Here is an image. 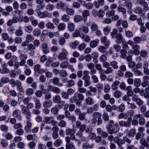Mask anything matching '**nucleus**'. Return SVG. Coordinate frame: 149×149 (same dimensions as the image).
I'll list each match as a JSON object with an SVG mask.
<instances>
[{"instance_id": "6", "label": "nucleus", "mask_w": 149, "mask_h": 149, "mask_svg": "<svg viewBox=\"0 0 149 149\" xmlns=\"http://www.w3.org/2000/svg\"><path fill=\"white\" fill-rule=\"evenodd\" d=\"M44 119L47 124L51 123L53 126H55L57 124V122L54 120V117L52 116H46Z\"/></svg>"}, {"instance_id": "61", "label": "nucleus", "mask_w": 149, "mask_h": 149, "mask_svg": "<svg viewBox=\"0 0 149 149\" xmlns=\"http://www.w3.org/2000/svg\"><path fill=\"white\" fill-rule=\"evenodd\" d=\"M103 119L105 121H107L109 120V116L107 113L104 112L102 116Z\"/></svg>"}, {"instance_id": "46", "label": "nucleus", "mask_w": 149, "mask_h": 149, "mask_svg": "<svg viewBox=\"0 0 149 149\" xmlns=\"http://www.w3.org/2000/svg\"><path fill=\"white\" fill-rule=\"evenodd\" d=\"M62 141L61 139H57L54 142V145L55 146L58 147L61 146L62 143Z\"/></svg>"}, {"instance_id": "56", "label": "nucleus", "mask_w": 149, "mask_h": 149, "mask_svg": "<svg viewBox=\"0 0 149 149\" xmlns=\"http://www.w3.org/2000/svg\"><path fill=\"white\" fill-rule=\"evenodd\" d=\"M99 59L101 62L103 63L107 60V58L106 55L102 54L100 56Z\"/></svg>"}, {"instance_id": "24", "label": "nucleus", "mask_w": 149, "mask_h": 149, "mask_svg": "<svg viewBox=\"0 0 149 149\" xmlns=\"http://www.w3.org/2000/svg\"><path fill=\"white\" fill-rule=\"evenodd\" d=\"M99 41L100 40L98 39H96L95 40L91 41L90 42V47L92 48L96 47Z\"/></svg>"}, {"instance_id": "30", "label": "nucleus", "mask_w": 149, "mask_h": 149, "mask_svg": "<svg viewBox=\"0 0 149 149\" xmlns=\"http://www.w3.org/2000/svg\"><path fill=\"white\" fill-rule=\"evenodd\" d=\"M21 112L23 114H25L29 111V109L23 105L21 106Z\"/></svg>"}, {"instance_id": "19", "label": "nucleus", "mask_w": 149, "mask_h": 149, "mask_svg": "<svg viewBox=\"0 0 149 149\" xmlns=\"http://www.w3.org/2000/svg\"><path fill=\"white\" fill-rule=\"evenodd\" d=\"M18 28V29L15 31V34L16 36L19 37L23 35V31L22 27L21 26H19Z\"/></svg>"}, {"instance_id": "49", "label": "nucleus", "mask_w": 149, "mask_h": 149, "mask_svg": "<svg viewBox=\"0 0 149 149\" xmlns=\"http://www.w3.org/2000/svg\"><path fill=\"white\" fill-rule=\"evenodd\" d=\"M127 107L130 109H135L137 108L136 105L134 103L127 102Z\"/></svg>"}, {"instance_id": "52", "label": "nucleus", "mask_w": 149, "mask_h": 149, "mask_svg": "<svg viewBox=\"0 0 149 149\" xmlns=\"http://www.w3.org/2000/svg\"><path fill=\"white\" fill-rule=\"evenodd\" d=\"M45 6V4H41L40 5H38L37 7V8L36 9L35 11L37 13H38L40 12V10L43 9Z\"/></svg>"}, {"instance_id": "41", "label": "nucleus", "mask_w": 149, "mask_h": 149, "mask_svg": "<svg viewBox=\"0 0 149 149\" xmlns=\"http://www.w3.org/2000/svg\"><path fill=\"white\" fill-rule=\"evenodd\" d=\"M124 6L127 9H130L131 8L132 6V3L129 2L128 1H125Z\"/></svg>"}, {"instance_id": "26", "label": "nucleus", "mask_w": 149, "mask_h": 149, "mask_svg": "<svg viewBox=\"0 0 149 149\" xmlns=\"http://www.w3.org/2000/svg\"><path fill=\"white\" fill-rule=\"evenodd\" d=\"M83 77H82V79L83 80L90 79V77L88 75L89 72L88 71L86 70H84L83 71Z\"/></svg>"}, {"instance_id": "37", "label": "nucleus", "mask_w": 149, "mask_h": 149, "mask_svg": "<svg viewBox=\"0 0 149 149\" xmlns=\"http://www.w3.org/2000/svg\"><path fill=\"white\" fill-rule=\"evenodd\" d=\"M115 13V11L114 10H112L107 12L106 15L107 17H111V16H113Z\"/></svg>"}, {"instance_id": "28", "label": "nucleus", "mask_w": 149, "mask_h": 149, "mask_svg": "<svg viewBox=\"0 0 149 149\" xmlns=\"http://www.w3.org/2000/svg\"><path fill=\"white\" fill-rule=\"evenodd\" d=\"M68 29L69 31L72 32L75 29V25L73 23L69 22L68 26Z\"/></svg>"}, {"instance_id": "63", "label": "nucleus", "mask_w": 149, "mask_h": 149, "mask_svg": "<svg viewBox=\"0 0 149 149\" xmlns=\"http://www.w3.org/2000/svg\"><path fill=\"white\" fill-rule=\"evenodd\" d=\"M81 38L87 42H89L91 40L90 37L88 36L85 34L82 36Z\"/></svg>"}, {"instance_id": "54", "label": "nucleus", "mask_w": 149, "mask_h": 149, "mask_svg": "<svg viewBox=\"0 0 149 149\" xmlns=\"http://www.w3.org/2000/svg\"><path fill=\"white\" fill-rule=\"evenodd\" d=\"M1 146L4 148L6 147L8 145V142L5 139H2L1 141Z\"/></svg>"}, {"instance_id": "17", "label": "nucleus", "mask_w": 149, "mask_h": 149, "mask_svg": "<svg viewBox=\"0 0 149 149\" xmlns=\"http://www.w3.org/2000/svg\"><path fill=\"white\" fill-rule=\"evenodd\" d=\"M37 13L38 17L42 18L47 17L49 14L47 11H44L43 12H40Z\"/></svg>"}, {"instance_id": "39", "label": "nucleus", "mask_w": 149, "mask_h": 149, "mask_svg": "<svg viewBox=\"0 0 149 149\" xmlns=\"http://www.w3.org/2000/svg\"><path fill=\"white\" fill-rule=\"evenodd\" d=\"M120 52L121 54L120 56V57L123 58H125L127 56L126 51L125 49H122L120 50Z\"/></svg>"}, {"instance_id": "40", "label": "nucleus", "mask_w": 149, "mask_h": 149, "mask_svg": "<svg viewBox=\"0 0 149 149\" xmlns=\"http://www.w3.org/2000/svg\"><path fill=\"white\" fill-rule=\"evenodd\" d=\"M66 27V25L64 23H60L57 26L58 29L60 31L64 30Z\"/></svg>"}, {"instance_id": "18", "label": "nucleus", "mask_w": 149, "mask_h": 149, "mask_svg": "<svg viewBox=\"0 0 149 149\" xmlns=\"http://www.w3.org/2000/svg\"><path fill=\"white\" fill-rule=\"evenodd\" d=\"M17 57L15 55H13L12 56V58L11 59V60L9 61L7 64V65H8L12 67L13 66V62L14 61H17Z\"/></svg>"}, {"instance_id": "43", "label": "nucleus", "mask_w": 149, "mask_h": 149, "mask_svg": "<svg viewBox=\"0 0 149 149\" xmlns=\"http://www.w3.org/2000/svg\"><path fill=\"white\" fill-rule=\"evenodd\" d=\"M66 149H72L74 147V145L73 143L70 142L69 143H66Z\"/></svg>"}, {"instance_id": "16", "label": "nucleus", "mask_w": 149, "mask_h": 149, "mask_svg": "<svg viewBox=\"0 0 149 149\" xmlns=\"http://www.w3.org/2000/svg\"><path fill=\"white\" fill-rule=\"evenodd\" d=\"M115 143L118 146V148L119 149H122L123 148L122 145L124 144L123 139H122L117 138V140H116Z\"/></svg>"}, {"instance_id": "23", "label": "nucleus", "mask_w": 149, "mask_h": 149, "mask_svg": "<svg viewBox=\"0 0 149 149\" xmlns=\"http://www.w3.org/2000/svg\"><path fill=\"white\" fill-rule=\"evenodd\" d=\"M17 17L18 16H17L16 15L14 14V16L13 17L12 20L13 23H17L18 22H21V21H22L21 18V15L18 16V18Z\"/></svg>"}, {"instance_id": "15", "label": "nucleus", "mask_w": 149, "mask_h": 149, "mask_svg": "<svg viewBox=\"0 0 149 149\" xmlns=\"http://www.w3.org/2000/svg\"><path fill=\"white\" fill-rule=\"evenodd\" d=\"M42 50L43 53L45 54H47L49 52V48L48 46L46 43H44L42 45Z\"/></svg>"}, {"instance_id": "48", "label": "nucleus", "mask_w": 149, "mask_h": 149, "mask_svg": "<svg viewBox=\"0 0 149 149\" xmlns=\"http://www.w3.org/2000/svg\"><path fill=\"white\" fill-rule=\"evenodd\" d=\"M21 17L22 21L21 22H24L25 23H27L29 22V19L27 16H25L24 17L23 16L21 15Z\"/></svg>"}, {"instance_id": "32", "label": "nucleus", "mask_w": 149, "mask_h": 149, "mask_svg": "<svg viewBox=\"0 0 149 149\" xmlns=\"http://www.w3.org/2000/svg\"><path fill=\"white\" fill-rule=\"evenodd\" d=\"M79 44V42L78 41L75 40L73 42L70 43V45L72 48L75 49L77 48Z\"/></svg>"}, {"instance_id": "3", "label": "nucleus", "mask_w": 149, "mask_h": 149, "mask_svg": "<svg viewBox=\"0 0 149 149\" xmlns=\"http://www.w3.org/2000/svg\"><path fill=\"white\" fill-rule=\"evenodd\" d=\"M132 120V118L131 117H129L127 118V121L120 120L119 122V124L121 127H129L131 126V123Z\"/></svg>"}, {"instance_id": "62", "label": "nucleus", "mask_w": 149, "mask_h": 149, "mask_svg": "<svg viewBox=\"0 0 149 149\" xmlns=\"http://www.w3.org/2000/svg\"><path fill=\"white\" fill-rule=\"evenodd\" d=\"M35 108L36 109H40L41 107V104L40 101L38 100H36L35 102Z\"/></svg>"}, {"instance_id": "20", "label": "nucleus", "mask_w": 149, "mask_h": 149, "mask_svg": "<svg viewBox=\"0 0 149 149\" xmlns=\"http://www.w3.org/2000/svg\"><path fill=\"white\" fill-rule=\"evenodd\" d=\"M86 103L89 105H91L94 103L93 99V98L88 96L85 100Z\"/></svg>"}, {"instance_id": "59", "label": "nucleus", "mask_w": 149, "mask_h": 149, "mask_svg": "<svg viewBox=\"0 0 149 149\" xmlns=\"http://www.w3.org/2000/svg\"><path fill=\"white\" fill-rule=\"evenodd\" d=\"M54 6L50 4L47 5L46 6V9L49 11H52L54 9Z\"/></svg>"}, {"instance_id": "13", "label": "nucleus", "mask_w": 149, "mask_h": 149, "mask_svg": "<svg viewBox=\"0 0 149 149\" xmlns=\"http://www.w3.org/2000/svg\"><path fill=\"white\" fill-rule=\"evenodd\" d=\"M118 11L119 13H122L123 15V17L125 18L126 17L125 14L126 13V9L124 7L120 6H118L117 8Z\"/></svg>"}, {"instance_id": "51", "label": "nucleus", "mask_w": 149, "mask_h": 149, "mask_svg": "<svg viewBox=\"0 0 149 149\" xmlns=\"http://www.w3.org/2000/svg\"><path fill=\"white\" fill-rule=\"evenodd\" d=\"M74 84V81L72 79H70L69 81L68 80L66 85L67 87H70L73 86Z\"/></svg>"}, {"instance_id": "55", "label": "nucleus", "mask_w": 149, "mask_h": 149, "mask_svg": "<svg viewBox=\"0 0 149 149\" xmlns=\"http://www.w3.org/2000/svg\"><path fill=\"white\" fill-rule=\"evenodd\" d=\"M46 26L47 28L51 29H53L55 28V26L53 24L50 22L47 23L46 24Z\"/></svg>"}, {"instance_id": "36", "label": "nucleus", "mask_w": 149, "mask_h": 149, "mask_svg": "<svg viewBox=\"0 0 149 149\" xmlns=\"http://www.w3.org/2000/svg\"><path fill=\"white\" fill-rule=\"evenodd\" d=\"M77 93H75L73 96L72 97L70 100V102L71 103H73L77 101L78 99L77 98Z\"/></svg>"}, {"instance_id": "9", "label": "nucleus", "mask_w": 149, "mask_h": 149, "mask_svg": "<svg viewBox=\"0 0 149 149\" xmlns=\"http://www.w3.org/2000/svg\"><path fill=\"white\" fill-rule=\"evenodd\" d=\"M21 112L18 109H16L13 112L12 115L14 117L16 118L17 119L21 121L22 119V117L21 115Z\"/></svg>"}, {"instance_id": "2", "label": "nucleus", "mask_w": 149, "mask_h": 149, "mask_svg": "<svg viewBox=\"0 0 149 149\" xmlns=\"http://www.w3.org/2000/svg\"><path fill=\"white\" fill-rule=\"evenodd\" d=\"M68 55L69 53L67 50L65 48H63L61 49V52L58 56V58L60 60H63L66 58V56Z\"/></svg>"}, {"instance_id": "22", "label": "nucleus", "mask_w": 149, "mask_h": 149, "mask_svg": "<svg viewBox=\"0 0 149 149\" xmlns=\"http://www.w3.org/2000/svg\"><path fill=\"white\" fill-rule=\"evenodd\" d=\"M52 101L49 100L44 102L43 104V106L45 108H50L52 106Z\"/></svg>"}, {"instance_id": "38", "label": "nucleus", "mask_w": 149, "mask_h": 149, "mask_svg": "<svg viewBox=\"0 0 149 149\" xmlns=\"http://www.w3.org/2000/svg\"><path fill=\"white\" fill-rule=\"evenodd\" d=\"M33 90L31 88H27L25 91V93L27 95L30 96L33 95Z\"/></svg>"}, {"instance_id": "29", "label": "nucleus", "mask_w": 149, "mask_h": 149, "mask_svg": "<svg viewBox=\"0 0 149 149\" xmlns=\"http://www.w3.org/2000/svg\"><path fill=\"white\" fill-rule=\"evenodd\" d=\"M113 133H116L119 131V128L118 124L115 123L112 127Z\"/></svg>"}, {"instance_id": "12", "label": "nucleus", "mask_w": 149, "mask_h": 149, "mask_svg": "<svg viewBox=\"0 0 149 149\" xmlns=\"http://www.w3.org/2000/svg\"><path fill=\"white\" fill-rule=\"evenodd\" d=\"M104 3V0H97V1H95L93 3L94 5L97 8H99L100 6L103 5Z\"/></svg>"}, {"instance_id": "47", "label": "nucleus", "mask_w": 149, "mask_h": 149, "mask_svg": "<svg viewBox=\"0 0 149 149\" xmlns=\"http://www.w3.org/2000/svg\"><path fill=\"white\" fill-rule=\"evenodd\" d=\"M41 31L38 29H36L33 31V34L36 37L39 36L40 34Z\"/></svg>"}, {"instance_id": "58", "label": "nucleus", "mask_w": 149, "mask_h": 149, "mask_svg": "<svg viewBox=\"0 0 149 149\" xmlns=\"http://www.w3.org/2000/svg\"><path fill=\"white\" fill-rule=\"evenodd\" d=\"M60 75L62 77H65L67 76L68 73L64 70H62L60 71Z\"/></svg>"}, {"instance_id": "31", "label": "nucleus", "mask_w": 149, "mask_h": 149, "mask_svg": "<svg viewBox=\"0 0 149 149\" xmlns=\"http://www.w3.org/2000/svg\"><path fill=\"white\" fill-rule=\"evenodd\" d=\"M24 29L25 31L29 33H31L33 30V28L32 26L28 25L24 27Z\"/></svg>"}, {"instance_id": "10", "label": "nucleus", "mask_w": 149, "mask_h": 149, "mask_svg": "<svg viewBox=\"0 0 149 149\" xmlns=\"http://www.w3.org/2000/svg\"><path fill=\"white\" fill-rule=\"evenodd\" d=\"M31 121H26V125L24 127V130L26 133H30L31 132L32 124Z\"/></svg>"}, {"instance_id": "21", "label": "nucleus", "mask_w": 149, "mask_h": 149, "mask_svg": "<svg viewBox=\"0 0 149 149\" xmlns=\"http://www.w3.org/2000/svg\"><path fill=\"white\" fill-rule=\"evenodd\" d=\"M76 131L74 129H71L69 127H67L65 130V132L66 135H69L73 133L75 134Z\"/></svg>"}, {"instance_id": "1", "label": "nucleus", "mask_w": 149, "mask_h": 149, "mask_svg": "<svg viewBox=\"0 0 149 149\" xmlns=\"http://www.w3.org/2000/svg\"><path fill=\"white\" fill-rule=\"evenodd\" d=\"M111 36L112 38H116V40L117 44H120L123 41V36L120 33L117 34V30L116 29H114L111 33Z\"/></svg>"}, {"instance_id": "53", "label": "nucleus", "mask_w": 149, "mask_h": 149, "mask_svg": "<svg viewBox=\"0 0 149 149\" xmlns=\"http://www.w3.org/2000/svg\"><path fill=\"white\" fill-rule=\"evenodd\" d=\"M122 43V45L123 46V47L124 49H128L129 47L128 45V43L127 42L125 41V40L123 38V41H121V43Z\"/></svg>"}, {"instance_id": "25", "label": "nucleus", "mask_w": 149, "mask_h": 149, "mask_svg": "<svg viewBox=\"0 0 149 149\" xmlns=\"http://www.w3.org/2000/svg\"><path fill=\"white\" fill-rule=\"evenodd\" d=\"M120 81L116 80L114 81L111 85V88L113 90H116L118 89V86L120 84Z\"/></svg>"}, {"instance_id": "44", "label": "nucleus", "mask_w": 149, "mask_h": 149, "mask_svg": "<svg viewBox=\"0 0 149 149\" xmlns=\"http://www.w3.org/2000/svg\"><path fill=\"white\" fill-rule=\"evenodd\" d=\"M81 30L80 29H79L76 30L72 34V36L73 37H77L80 36V31Z\"/></svg>"}, {"instance_id": "14", "label": "nucleus", "mask_w": 149, "mask_h": 149, "mask_svg": "<svg viewBox=\"0 0 149 149\" xmlns=\"http://www.w3.org/2000/svg\"><path fill=\"white\" fill-rule=\"evenodd\" d=\"M76 135L77 137L81 139V141L84 142L86 141V139L85 137L83 136V132L78 131L76 133Z\"/></svg>"}, {"instance_id": "4", "label": "nucleus", "mask_w": 149, "mask_h": 149, "mask_svg": "<svg viewBox=\"0 0 149 149\" xmlns=\"http://www.w3.org/2000/svg\"><path fill=\"white\" fill-rule=\"evenodd\" d=\"M56 6L57 8L63 11H65L66 8L68 7L69 5L68 3L60 1L56 4Z\"/></svg>"}, {"instance_id": "33", "label": "nucleus", "mask_w": 149, "mask_h": 149, "mask_svg": "<svg viewBox=\"0 0 149 149\" xmlns=\"http://www.w3.org/2000/svg\"><path fill=\"white\" fill-rule=\"evenodd\" d=\"M140 143L143 146L147 148H148V144L144 138L141 139L140 140Z\"/></svg>"}, {"instance_id": "50", "label": "nucleus", "mask_w": 149, "mask_h": 149, "mask_svg": "<svg viewBox=\"0 0 149 149\" xmlns=\"http://www.w3.org/2000/svg\"><path fill=\"white\" fill-rule=\"evenodd\" d=\"M51 112L55 115H58V109L56 107L52 108L51 109Z\"/></svg>"}, {"instance_id": "57", "label": "nucleus", "mask_w": 149, "mask_h": 149, "mask_svg": "<svg viewBox=\"0 0 149 149\" xmlns=\"http://www.w3.org/2000/svg\"><path fill=\"white\" fill-rule=\"evenodd\" d=\"M82 17L79 15H77L74 17V21L75 22H80L82 19Z\"/></svg>"}, {"instance_id": "64", "label": "nucleus", "mask_w": 149, "mask_h": 149, "mask_svg": "<svg viewBox=\"0 0 149 149\" xmlns=\"http://www.w3.org/2000/svg\"><path fill=\"white\" fill-rule=\"evenodd\" d=\"M91 28L92 31H95L98 29V26L97 24L94 23L91 25Z\"/></svg>"}, {"instance_id": "11", "label": "nucleus", "mask_w": 149, "mask_h": 149, "mask_svg": "<svg viewBox=\"0 0 149 149\" xmlns=\"http://www.w3.org/2000/svg\"><path fill=\"white\" fill-rule=\"evenodd\" d=\"M149 77L147 76L143 77L142 78L143 81L141 83V85L143 87H146L148 84Z\"/></svg>"}, {"instance_id": "42", "label": "nucleus", "mask_w": 149, "mask_h": 149, "mask_svg": "<svg viewBox=\"0 0 149 149\" xmlns=\"http://www.w3.org/2000/svg\"><path fill=\"white\" fill-rule=\"evenodd\" d=\"M141 82V79L139 78H136L134 79V85L136 87H139L140 85Z\"/></svg>"}, {"instance_id": "8", "label": "nucleus", "mask_w": 149, "mask_h": 149, "mask_svg": "<svg viewBox=\"0 0 149 149\" xmlns=\"http://www.w3.org/2000/svg\"><path fill=\"white\" fill-rule=\"evenodd\" d=\"M7 65L5 62L1 63V73L3 74L8 73L10 72L9 70L7 68Z\"/></svg>"}, {"instance_id": "7", "label": "nucleus", "mask_w": 149, "mask_h": 149, "mask_svg": "<svg viewBox=\"0 0 149 149\" xmlns=\"http://www.w3.org/2000/svg\"><path fill=\"white\" fill-rule=\"evenodd\" d=\"M76 127L79 129V131L84 132L86 128V126L85 124H82L81 122L79 121H77L76 122Z\"/></svg>"}, {"instance_id": "35", "label": "nucleus", "mask_w": 149, "mask_h": 149, "mask_svg": "<svg viewBox=\"0 0 149 149\" xmlns=\"http://www.w3.org/2000/svg\"><path fill=\"white\" fill-rule=\"evenodd\" d=\"M105 12L102 10H100L97 13V15L99 18L102 19L105 15Z\"/></svg>"}, {"instance_id": "60", "label": "nucleus", "mask_w": 149, "mask_h": 149, "mask_svg": "<svg viewBox=\"0 0 149 149\" xmlns=\"http://www.w3.org/2000/svg\"><path fill=\"white\" fill-rule=\"evenodd\" d=\"M68 64V62L66 61H64L61 62L60 64V66L61 68H66Z\"/></svg>"}, {"instance_id": "27", "label": "nucleus", "mask_w": 149, "mask_h": 149, "mask_svg": "<svg viewBox=\"0 0 149 149\" xmlns=\"http://www.w3.org/2000/svg\"><path fill=\"white\" fill-rule=\"evenodd\" d=\"M66 13L68 15L72 16L74 14V10L72 8L67 7L66 9Z\"/></svg>"}, {"instance_id": "45", "label": "nucleus", "mask_w": 149, "mask_h": 149, "mask_svg": "<svg viewBox=\"0 0 149 149\" xmlns=\"http://www.w3.org/2000/svg\"><path fill=\"white\" fill-rule=\"evenodd\" d=\"M70 17L67 14L64 15L61 17V20L64 22H68L70 19Z\"/></svg>"}, {"instance_id": "34", "label": "nucleus", "mask_w": 149, "mask_h": 149, "mask_svg": "<svg viewBox=\"0 0 149 149\" xmlns=\"http://www.w3.org/2000/svg\"><path fill=\"white\" fill-rule=\"evenodd\" d=\"M94 146V144H92L90 145L88 143H85L83 144L82 145V148L84 149H86L87 148H92Z\"/></svg>"}, {"instance_id": "5", "label": "nucleus", "mask_w": 149, "mask_h": 149, "mask_svg": "<svg viewBox=\"0 0 149 149\" xmlns=\"http://www.w3.org/2000/svg\"><path fill=\"white\" fill-rule=\"evenodd\" d=\"M34 70L36 74H42L46 71L47 69H43L41 68L40 65L38 64L35 65Z\"/></svg>"}]
</instances>
